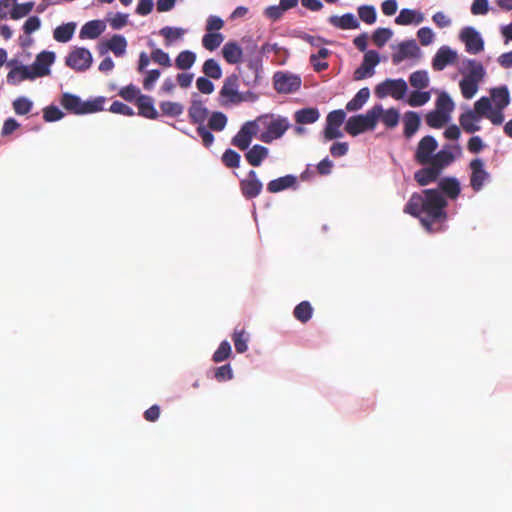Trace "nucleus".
I'll return each instance as SVG.
<instances>
[{"label": "nucleus", "instance_id": "nucleus-1", "mask_svg": "<svg viewBox=\"0 0 512 512\" xmlns=\"http://www.w3.org/2000/svg\"><path fill=\"white\" fill-rule=\"evenodd\" d=\"M448 205L444 195L438 189H424L411 195L404 207V212L420 220L428 232H438L447 221L446 207Z\"/></svg>", "mask_w": 512, "mask_h": 512}, {"label": "nucleus", "instance_id": "nucleus-2", "mask_svg": "<svg viewBox=\"0 0 512 512\" xmlns=\"http://www.w3.org/2000/svg\"><path fill=\"white\" fill-rule=\"evenodd\" d=\"M383 112V107L374 105L366 114L351 116L345 125V131L351 136H357L367 130H373Z\"/></svg>", "mask_w": 512, "mask_h": 512}, {"label": "nucleus", "instance_id": "nucleus-3", "mask_svg": "<svg viewBox=\"0 0 512 512\" xmlns=\"http://www.w3.org/2000/svg\"><path fill=\"white\" fill-rule=\"evenodd\" d=\"M105 99L97 97L93 100L82 101L77 95L64 93L61 97V105L69 112L77 115L95 113L103 110Z\"/></svg>", "mask_w": 512, "mask_h": 512}, {"label": "nucleus", "instance_id": "nucleus-4", "mask_svg": "<svg viewBox=\"0 0 512 512\" xmlns=\"http://www.w3.org/2000/svg\"><path fill=\"white\" fill-rule=\"evenodd\" d=\"M257 124L261 123L265 131L261 133L259 139L264 143H271L272 141L281 138L284 133L289 129L290 124L287 118L272 116H261L256 120Z\"/></svg>", "mask_w": 512, "mask_h": 512}, {"label": "nucleus", "instance_id": "nucleus-5", "mask_svg": "<svg viewBox=\"0 0 512 512\" xmlns=\"http://www.w3.org/2000/svg\"><path fill=\"white\" fill-rule=\"evenodd\" d=\"M245 97L239 92V77L231 74L225 78L219 92L221 106L237 105L245 101Z\"/></svg>", "mask_w": 512, "mask_h": 512}, {"label": "nucleus", "instance_id": "nucleus-6", "mask_svg": "<svg viewBox=\"0 0 512 512\" xmlns=\"http://www.w3.org/2000/svg\"><path fill=\"white\" fill-rule=\"evenodd\" d=\"M407 91V84L403 79H386L375 87V95L383 99L387 96L399 100Z\"/></svg>", "mask_w": 512, "mask_h": 512}, {"label": "nucleus", "instance_id": "nucleus-7", "mask_svg": "<svg viewBox=\"0 0 512 512\" xmlns=\"http://www.w3.org/2000/svg\"><path fill=\"white\" fill-rule=\"evenodd\" d=\"M470 186L475 192L483 189L485 183L490 181V174L485 169L484 161L481 158H474L469 163Z\"/></svg>", "mask_w": 512, "mask_h": 512}, {"label": "nucleus", "instance_id": "nucleus-8", "mask_svg": "<svg viewBox=\"0 0 512 512\" xmlns=\"http://www.w3.org/2000/svg\"><path fill=\"white\" fill-rule=\"evenodd\" d=\"M92 60V54L88 49L77 47L68 54L65 64L75 71L83 72L91 67Z\"/></svg>", "mask_w": 512, "mask_h": 512}, {"label": "nucleus", "instance_id": "nucleus-9", "mask_svg": "<svg viewBox=\"0 0 512 512\" xmlns=\"http://www.w3.org/2000/svg\"><path fill=\"white\" fill-rule=\"evenodd\" d=\"M438 143L433 136L423 137L418 145L414 155L415 161L420 165H428L434 156Z\"/></svg>", "mask_w": 512, "mask_h": 512}, {"label": "nucleus", "instance_id": "nucleus-10", "mask_svg": "<svg viewBox=\"0 0 512 512\" xmlns=\"http://www.w3.org/2000/svg\"><path fill=\"white\" fill-rule=\"evenodd\" d=\"M273 80L274 88L279 93H293L301 86V78L299 76L285 72L275 73Z\"/></svg>", "mask_w": 512, "mask_h": 512}, {"label": "nucleus", "instance_id": "nucleus-11", "mask_svg": "<svg viewBox=\"0 0 512 512\" xmlns=\"http://www.w3.org/2000/svg\"><path fill=\"white\" fill-rule=\"evenodd\" d=\"M258 124L256 121L246 122L237 134L232 138L233 146L244 151L247 150L252 142L253 137L257 134Z\"/></svg>", "mask_w": 512, "mask_h": 512}, {"label": "nucleus", "instance_id": "nucleus-12", "mask_svg": "<svg viewBox=\"0 0 512 512\" xmlns=\"http://www.w3.org/2000/svg\"><path fill=\"white\" fill-rule=\"evenodd\" d=\"M379 53L375 50H369L364 54L362 64L354 71V80H363L371 77L375 73V67L379 64Z\"/></svg>", "mask_w": 512, "mask_h": 512}, {"label": "nucleus", "instance_id": "nucleus-13", "mask_svg": "<svg viewBox=\"0 0 512 512\" xmlns=\"http://www.w3.org/2000/svg\"><path fill=\"white\" fill-rule=\"evenodd\" d=\"M239 186L243 197L248 200L258 197L263 189V184L255 170H250L247 177L240 180Z\"/></svg>", "mask_w": 512, "mask_h": 512}, {"label": "nucleus", "instance_id": "nucleus-14", "mask_svg": "<svg viewBox=\"0 0 512 512\" xmlns=\"http://www.w3.org/2000/svg\"><path fill=\"white\" fill-rule=\"evenodd\" d=\"M460 39L465 44L468 53L477 54L484 49L483 39L473 27L463 28Z\"/></svg>", "mask_w": 512, "mask_h": 512}, {"label": "nucleus", "instance_id": "nucleus-15", "mask_svg": "<svg viewBox=\"0 0 512 512\" xmlns=\"http://www.w3.org/2000/svg\"><path fill=\"white\" fill-rule=\"evenodd\" d=\"M55 60V54L49 51H43L37 55L34 63L32 64L30 70H32L35 78L44 77L50 73V66Z\"/></svg>", "mask_w": 512, "mask_h": 512}, {"label": "nucleus", "instance_id": "nucleus-16", "mask_svg": "<svg viewBox=\"0 0 512 512\" xmlns=\"http://www.w3.org/2000/svg\"><path fill=\"white\" fill-rule=\"evenodd\" d=\"M419 51L415 40L403 41L399 44L398 51L392 55V62L394 65H398L406 58L417 57Z\"/></svg>", "mask_w": 512, "mask_h": 512}, {"label": "nucleus", "instance_id": "nucleus-17", "mask_svg": "<svg viewBox=\"0 0 512 512\" xmlns=\"http://www.w3.org/2000/svg\"><path fill=\"white\" fill-rule=\"evenodd\" d=\"M457 59V53L448 46H442L436 52L432 67L436 71L443 70L447 65L453 64Z\"/></svg>", "mask_w": 512, "mask_h": 512}, {"label": "nucleus", "instance_id": "nucleus-18", "mask_svg": "<svg viewBox=\"0 0 512 512\" xmlns=\"http://www.w3.org/2000/svg\"><path fill=\"white\" fill-rule=\"evenodd\" d=\"M209 111L201 100H193L188 109V117L192 124L202 125L208 117Z\"/></svg>", "mask_w": 512, "mask_h": 512}, {"label": "nucleus", "instance_id": "nucleus-19", "mask_svg": "<svg viewBox=\"0 0 512 512\" xmlns=\"http://www.w3.org/2000/svg\"><path fill=\"white\" fill-rule=\"evenodd\" d=\"M455 157L451 151V146L445 145L443 149L434 154L428 165H433L440 173L442 170L454 161Z\"/></svg>", "mask_w": 512, "mask_h": 512}, {"label": "nucleus", "instance_id": "nucleus-20", "mask_svg": "<svg viewBox=\"0 0 512 512\" xmlns=\"http://www.w3.org/2000/svg\"><path fill=\"white\" fill-rule=\"evenodd\" d=\"M138 113L140 116L148 119H157L159 114L154 107L152 97L148 95H140L137 98Z\"/></svg>", "mask_w": 512, "mask_h": 512}, {"label": "nucleus", "instance_id": "nucleus-21", "mask_svg": "<svg viewBox=\"0 0 512 512\" xmlns=\"http://www.w3.org/2000/svg\"><path fill=\"white\" fill-rule=\"evenodd\" d=\"M268 155V148L255 144L245 153V159L251 166L258 167L268 157Z\"/></svg>", "mask_w": 512, "mask_h": 512}, {"label": "nucleus", "instance_id": "nucleus-22", "mask_svg": "<svg viewBox=\"0 0 512 512\" xmlns=\"http://www.w3.org/2000/svg\"><path fill=\"white\" fill-rule=\"evenodd\" d=\"M440 192L445 194L448 198L455 200L461 192V186L458 179L454 177H445L440 180L438 184Z\"/></svg>", "mask_w": 512, "mask_h": 512}, {"label": "nucleus", "instance_id": "nucleus-23", "mask_svg": "<svg viewBox=\"0 0 512 512\" xmlns=\"http://www.w3.org/2000/svg\"><path fill=\"white\" fill-rule=\"evenodd\" d=\"M104 30L105 24L102 21L91 20L82 26L79 37L81 39H96Z\"/></svg>", "mask_w": 512, "mask_h": 512}, {"label": "nucleus", "instance_id": "nucleus-24", "mask_svg": "<svg viewBox=\"0 0 512 512\" xmlns=\"http://www.w3.org/2000/svg\"><path fill=\"white\" fill-rule=\"evenodd\" d=\"M222 55L229 64H237L243 56L242 48L236 42H227L222 48Z\"/></svg>", "mask_w": 512, "mask_h": 512}, {"label": "nucleus", "instance_id": "nucleus-25", "mask_svg": "<svg viewBox=\"0 0 512 512\" xmlns=\"http://www.w3.org/2000/svg\"><path fill=\"white\" fill-rule=\"evenodd\" d=\"M440 172L433 166L422 168L415 172L414 179L420 186H426L435 182L440 176Z\"/></svg>", "mask_w": 512, "mask_h": 512}, {"label": "nucleus", "instance_id": "nucleus-26", "mask_svg": "<svg viewBox=\"0 0 512 512\" xmlns=\"http://www.w3.org/2000/svg\"><path fill=\"white\" fill-rule=\"evenodd\" d=\"M296 177L293 175H286L277 179L271 180L267 184V190L270 193H278L288 188L293 187L296 184Z\"/></svg>", "mask_w": 512, "mask_h": 512}, {"label": "nucleus", "instance_id": "nucleus-27", "mask_svg": "<svg viewBox=\"0 0 512 512\" xmlns=\"http://www.w3.org/2000/svg\"><path fill=\"white\" fill-rule=\"evenodd\" d=\"M329 22L333 26L343 30L356 29L359 27V22L352 13H346L340 17L331 16Z\"/></svg>", "mask_w": 512, "mask_h": 512}, {"label": "nucleus", "instance_id": "nucleus-28", "mask_svg": "<svg viewBox=\"0 0 512 512\" xmlns=\"http://www.w3.org/2000/svg\"><path fill=\"white\" fill-rule=\"evenodd\" d=\"M320 117L319 110L315 107L303 108L295 112L294 119L300 125L312 124Z\"/></svg>", "mask_w": 512, "mask_h": 512}, {"label": "nucleus", "instance_id": "nucleus-29", "mask_svg": "<svg viewBox=\"0 0 512 512\" xmlns=\"http://www.w3.org/2000/svg\"><path fill=\"white\" fill-rule=\"evenodd\" d=\"M27 79H35L32 70L28 66L15 67L7 74V81L11 84H17Z\"/></svg>", "mask_w": 512, "mask_h": 512}, {"label": "nucleus", "instance_id": "nucleus-30", "mask_svg": "<svg viewBox=\"0 0 512 512\" xmlns=\"http://www.w3.org/2000/svg\"><path fill=\"white\" fill-rule=\"evenodd\" d=\"M495 108L505 109L510 103V95L506 86L493 88L490 92Z\"/></svg>", "mask_w": 512, "mask_h": 512}, {"label": "nucleus", "instance_id": "nucleus-31", "mask_svg": "<svg viewBox=\"0 0 512 512\" xmlns=\"http://www.w3.org/2000/svg\"><path fill=\"white\" fill-rule=\"evenodd\" d=\"M423 19V14L418 13L415 10L405 8L402 9L399 15L395 18V23L398 25H410L413 22L419 24Z\"/></svg>", "mask_w": 512, "mask_h": 512}, {"label": "nucleus", "instance_id": "nucleus-32", "mask_svg": "<svg viewBox=\"0 0 512 512\" xmlns=\"http://www.w3.org/2000/svg\"><path fill=\"white\" fill-rule=\"evenodd\" d=\"M420 126V117L414 111H408L404 115V135L407 138L412 137Z\"/></svg>", "mask_w": 512, "mask_h": 512}, {"label": "nucleus", "instance_id": "nucleus-33", "mask_svg": "<svg viewBox=\"0 0 512 512\" xmlns=\"http://www.w3.org/2000/svg\"><path fill=\"white\" fill-rule=\"evenodd\" d=\"M76 29L74 22L62 24L54 29L53 37L57 42L66 43L71 40Z\"/></svg>", "mask_w": 512, "mask_h": 512}, {"label": "nucleus", "instance_id": "nucleus-34", "mask_svg": "<svg viewBox=\"0 0 512 512\" xmlns=\"http://www.w3.org/2000/svg\"><path fill=\"white\" fill-rule=\"evenodd\" d=\"M479 117L473 111H467L461 114L459 122L463 130L467 133H474L480 130V126L477 125Z\"/></svg>", "mask_w": 512, "mask_h": 512}, {"label": "nucleus", "instance_id": "nucleus-35", "mask_svg": "<svg viewBox=\"0 0 512 512\" xmlns=\"http://www.w3.org/2000/svg\"><path fill=\"white\" fill-rule=\"evenodd\" d=\"M106 48L114 53L115 56L120 57L125 54L127 48V41L124 36L115 34L106 43Z\"/></svg>", "mask_w": 512, "mask_h": 512}, {"label": "nucleus", "instance_id": "nucleus-36", "mask_svg": "<svg viewBox=\"0 0 512 512\" xmlns=\"http://www.w3.org/2000/svg\"><path fill=\"white\" fill-rule=\"evenodd\" d=\"M370 97V90L367 87L361 88L356 95L346 104L348 111L360 110Z\"/></svg>", "mask_w": 512, "mask_h": 512}, {"label": "nucleus", "instance_id": "nucleus-37", "mask_svg": "<svg viewBox=\"0 0 512 512\" xmlns=\"http://www.w3.org/2000/svg\"><path fill=\"white\" fill-rule=\"evenodd\" d=\"M466 65L468 68V74L465 75L464 78L474 80L477 83L481 82L485 76V69L483 65L473 59L467 60Z\"/></svg>", "mask_w": 512, "mask_h": 512}, {"label": "nucleus", "instance_id": "nucleus-38", "mask_svg": "<svg viewBox=\"0 0 512 512\" xmlns=\"http://www.w3.org/2000/svg\"><path fill=\"white\" fill-rule=\"evenodd\" d=\"M425 120L429 127L439 129L449 122L450 116L434 109L427 113Z\"/></svg>", "mask_w": 512, "mask_h": 512}, {"label": "nucleus", "instance_id": "nucleus-39", "mask_svg": "<svg viewBox=\"0 0 512 512\" xmlns=\"http://www.w3.org/2000/svg\"><path fill=\"white\" fill-rule=\"evenodd\" d=\"M313 314V308L308 301L300 302L293 311V316L301 323L308 322Z\"/></svg>", "mask_w": 512, "mask_h": 512}, {"label": "nucleus", "instance_id": "nucleus-40", "mask_svg": "<svg viewBox=\"0 0 512 512\" xmlns=\"http://www.w3.org/2000/svg\"><path fill=\"white\" fill-rule=\"evenodd\" d=\"M196 61V54L189 50H184L178 54L175 59V65L178 69L188 70Z\"/></svg>", "mask_w": 512, "mask_h": 512}, {"label": "nucleus", "instance_id": "nucleus-41", "mask_svg": "<svg viewBox=\"0 0 512 512\" xmlns=\"http://www.w3.org/2000/svg\"><path fill=\"white\" fill-rule=\"evenodd\" d=\"M224 40V36L219 32H208L202 38V45L209 51L216 50Z\"/></svg>", "mask_w": 512, "mask_h": 512}, {"label": "nucleus", "instance_id": "nucleus-42", "mask_svg": "<svg viewBox=\"0 0 512 512\" xmlns=\"http://www.w3.org/2000/svg\"><path fill=\"white\" fill-rule=\"evenodd\" d=\"M435 110L450 116L454 110V103L446 92H441L436 100Z\"/></svg>", "mask_w": 512, "mask_h": 512}, {"label": "nucleus", "instance_id": "nucleus-43", "mask_svg": "<svg viewBox=\"0 0 512 512\" xmlns=\"http://www.w3.org/2000/svg\"><path fill=\"white\" fill-rule=\"evenodd\" d=\"M159 34L164 37L165 45L170 46L173 41L180 39L185 34V30L178 27L165 26L159 31Z\"/></svg>", "mask_w": 512, "mask_h": 512}, {"label": "nucleus", "instance_id": "nucleus-44", "mask_svg": "<svg viewBox=\"0 0 512 512\" xmlns=\"http://www.w3.org/2000/svg\"><path fill=\"white\" fill-rule=\"evenodd\" d=\"M203 73L212 79H220L222 77V69L219 63L213 59H207L202 66Z\"/></svg>", "mask_w": 512, "mask_h": 512}, {"label": "nucleus", "instance_id": "nucleus-45", "mask_svg": "<svg viewBox=\"0 0 512 512\" xmlns=\"http://www.w3.org/2000/svg\"><path fill=\"white\" fill-rule=\"evenodd\" d=\"M227 125V117L222 112H213L208 119V128L210 130L220 132Z\"/></svg>", "mask_w": 512, "mask_h": 512}, {"label": "nucleus", "instance_id": "nucleus-46", "mask_svg": "<svg viewBox=\"0 0 512 512\" xmlns=\"http://www.w3.org/2000/svg\"><path fill=\"white\" fill-rule=\"evenodd\" d=\"M12 105H13L14 112L17 115H21V116L27 115L28 113H30V111L33 108V102L25 96L17 97L13 101Z\"/></svg>", "mask_w": 512, "mask_h": 512}, {"label": "nucleus", "instance_id": "nucleus-47", "mask_svg": "<svg viewBox=\"0 0 512 512\" xmlns=\"http://www.w3.org/2000/svg\"><path fill=\"white\" fill-rule=\"evenodd\" d=\"M409 81L411 86L417 89H424L429 85V77L427 72L424 70L413 72L409 77Z\"/></svg>", "mask_w": 512, "mask_h": 512}, {"label": "nucleus", "instance_id": "nucleus-48", "mask_svg": "<svg viewBox=\"0 0 512 512\" xmlns=\"http://www.w3.org/2000/svg\"><path fill=\"white\" fill-rule=\"evenodd\" d=\"M478 85L479 83L475 82L474 80H469L463 77V79L459 83L462 96L465 99L473 98L478 91Z\"/></svg>", "mask_w": 512, "mask_h": 512}, {"label": "nucleus", "instance_id": "nucleus-49", "mask_svg": "<svg viewBox=\"0 0 512 512\" xmlns=\"http://www.w3.org/2000/svg\"><path fill=\"white\" fill-rule=\"evenodd\" d=\"M160 109L166 116L177 117L183 113V106L178 102L163 101L160 103Z\"/></svg>", "mask_w": 512, "mask_h": 512}, {"label": "nucleus", "instance_id": "nucleus-50", "mask_svg": "<svg viewBox=\"0 0 512 512\" xmlns=\"http://www.w3.org/2000/svg\"><path fill=\"white\" fill-rule=\"evenodd\" d=\"M382 123L387 128H394L399 123V112L395 108H389L387 110L383 109L382 114L380 115Z\"/></svg>", "mask_w": 512, "mask_h": 512}, {"label": "nucleus", "instance_id": "nucleus-51", "mask_svg": "<svg viewBox=\"0 0 512 512\" xmlns=\"http://www.w3.org/2000/svg\"><path fill=\"white\" fill-rule=\"evenodd\" d=\"M232 339L234 342L235 349L238 353H244L248 349L247 341L248 336L244 329L241 330H235Z\"/></svg>", "mask_w": 512, "mask_h": 512}, {"label": "nucleus", "instance_id": "nucleus-52", "mask_svg": "<svg viewBox=\"0 0 512 512\" xmlns=\"http://www.w3.org/2000/svg\"><path fill=\"white\" fill-rule=\"evenodd\" d=\"M430 92L428 91H413L409 95L408 104L412 107H420L430 100Z\"/></svg>", "mask_w": 512, "mask_h": 512}, {"label": "nucleus", "instance_id": "nucleus-53", "mask_svg": "<svg viewBox=\"0 0 512 512\" xmlns=\"http://www.w3.org/2000/svg\"><path fill=\"white\" fill-rule=\"evenodd\" d=\"M491 100L488 97H481L474 104V113L480 117H487L492 110Z\"/></svg>", "mask_w": 512, "mask_h": 512}, {"label": "nucleus", "instance_id": "nucleus-54", "mask_svg": "<svg viewBox=\"0 0 512 512\" xmlns=\"http://www.w3.org/2000/svg\"><path fill=\"white\" fill-rule=\"evenodd\" d=\"M392 37V31L388 28H378L372 35L373 43L381 48L383 47Z\"/></svg>", "mask_w": 512, "mask_h": 512}, {"label": "nucleus", "instance_id": "nucleus-55", "mask_svg": "<svg viewBox=\"0 0 512 512\" xmlns=\"http://www.w3.org/2000/svg\"><path fill=\"white\" fill-rule=\"evenodd\" d=\"M34 2L15 4L11 10V18L14 20L27 16L33 9Z\"/></svg>", "mask_w": 512, "mask_h": 512}, {"label": "nucleus", "instance_id": "nucleus-56", "mask_svg": "<svg viewBox=\"0 0 512 512\" xmlns=\"http://www.w3.org/2000/svg\"><path fill=\"white\" fill-rule=\"evenodd\" d=\"M240 155L232 149H227L222 155V163L227 168H238L240 165Z\"/></svg>", "mask_w": 512, "mask_h": 512}, {"label": "nucleus", "instance_id": "nucleus-57", "mask_svg": "<svg viewBox=\"0 0 512 512\" xmlns=\"http://www.w3.org/2000/svg\"><path fill=\"white\" fill-rule=\"evenodd\" d=\"M231 355V345L228 341L224 340L220 343L218 349L214 352L212 360L215 363L225 361Z\"/></svg>", "mask_w": 512, "mask_h": 512}, {"label": "nucleus", "instance_id": "nucleus-58", "mask_svg": "<svg viewBox=\"0 0 512 512\" xmlns=\"http://www.w3.org/2000/svg\"><path fill=\"white\" fill-rule=\"evenodd\" d=\"M359 18L366 24H373L376 21V10L371 5H363L358 8Z\"/></svg>", "mask_w": 512, "mask_h": 512}, {"label": "nucleus", "instance_id": "nucleus-59", "mask_svg": "<svg viewBox=\"0 0 512 512\" xmlns=\"http://www.w3.org/2000/svg\"><path fill=\"white\" fill-rule=\"evenodd\" d=\"M139 93L140 90L135 85L130 84L125 87H122L119 90L118 95L128 102H132L134 100L137 101V98L140 96Z\"/></svg>", "mask_w": 512, "mask_h": 512}, {"label": "nucleus", "instance_id": "nucleus-60", "mask_svg": "<svg viewBox=\"0 0 512 512\" xmlns=\"http://www.w3.org/2000/svg\"><path fill=\"white\" fill-rule=\"evenodd\" d=\"M64 113L57 106H47L43 109V119L46 122H54L62 119Z\"/></svg>", "mask_w": 512, "mask_h": 512}, {"label": "nucleus", "instance_id": "nucleus-61", "mask_svg": "<svg viewBox=\"0 0 512 512\" xmlns=\"http://www.w3.org/2000/svg\"><path fill=\"white\" fill-rule=\"evenodd\" d=\"M151 59L164 67H170L172 65L169 54L160 48H156L151 52Z\"/></svg>", "mask_w": 512, "mask_h": 512}, {"label": "nucleus", "instance_id": "nucleus-62", "mask_svg": "<svg viewBox=\"0 0 512 512\" xmlns=\"http://www.w3.org/2000/svg\"><path fill=\"white\" fill-rule=\"evenodd\" d=\"M345 117L346 113L342 109L333 110L327 115L326 126H341Z\"/></svg>", "mask_w": 512, "mask_h": 512}, {"label": "nucleus", "instance_id": "nucleus-63", "mask_svg": "<svg viewBox=\"0 0 512 512\" xmlns=\"http://www.w3.org/2000/svg\"><path fill=\"white\" fill-rule=\"evenodd\" d=\"M214 377L219 382L231 380L233 378V371L230 364L217 367L215 369Z\"/></svg>", "mask_w": 512, "mask_h": 512}, {"label": "nucleus", "instance_id": "nucleus-64", "mask_svg": "<svg viewBox=\"0 0 512 512\" xmlns=\"http://www.w3.org/2000/svg\"><path fill=\"white\" fill-rule=\"evenodd\" d=\"M110 111L125 116H133L135 114L130 106L121 101H114L110 106Z\"/></svg>", "mask_w": 512, "mask_h": 512}]
</instances>
